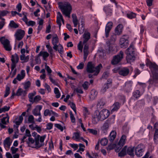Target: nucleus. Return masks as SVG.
I'll return each mask as SVG.
<instances>
[{
	"label": "nucleus",
	"instance_id": "nucleus-1",
	"mask_svg": "<svg viewBox=\"0 0 158 158\" xmlns=\"http://www.w3.org/2000/svg\"><path fill=\"white\" fill-rule=\"evenodd\" d=\"M110 114L108 110L103 109L100 112L96 111L92 116V122L94 124H96L99 120H103L106 119Z\"/></svg>",
	"mask_w": 158,
	"mask_h": 158
},
{
	"label": "nucleus",
	"instance_id": "nucleus-2",
	"mask_svg": "<svg viewBox=\"0 0 158 158\" xmlns=\"http://www.w3.org/2000/svg\"><path fill=\"white\" fill-rule=\"evenodd\" d=\"M95 66V64L92 62H89L87 65V72L89 73H94V75H97L99 73L100 70L102 67L101 64H100L96 67Z\"/></svg>",
	"mask_w": 158,
	"mask_h": 158
},
{
	"label": "nucleus",
	"instance_id": "nucleus-3",
	"mask_svg": "<svg viewBox=\"0 0 158 158\" xmlns=\"http://www.w3.org/2000/svg\"><path fill=\"white\" fill-rule=\"evenodd\" d=\"M134 148L131 147H128L127 148L126 146H125L122 149L121 151L118 153V156L123 157L125 155L127 154L130 156L131 157H133L134 156Z\"/></svg>",
	"mask_w": 158,
	"mask_h": 158
},
{
	"label": "nucleus",
	"instance_id": "nucleus-4",
	"mask_svg": "<svg viewBox=\"0 0 158 158\" xmlns=\"http://www.w3.org/2000/svg\"><path fill=\"white\" fill-rule=\"evenodd\" d=\"M59 5V7L61 10L63 14L71 12L72 7L69 2H65L63 4L62 3L60 2Z\"/></svg>",
	"mask_w": 158,
	"mask_h": 158
},
{
	"label": "nucleus",
	"instance_id": "nucleus-5",
	"mask_svg": "<svg viewBox=\"0 0 158 158\" xmlns=\"http://www.w3.org/2000/svg\"><path fill=\"white\" fill-rule=\"evenodd\" d=\"M146 64L149 67L153 75L158 74V66L155 63H152L147 59Z\"/></svg>",
	"mask_w": 158,
	"mask_h": 158
},
{
	"label": "nucleus",
	"instance_id": "nucleus-6",
	"mask_svg": "<svg viewBox=\"0 0 158 158\" xmlns=\"http://www.w3.org/2000/svg\"><path fill=\"white\" fill-rule=\"evenodd\" d=\"M123 52L122 51H120L119 53L116 55L113 56L111 61V63L113 65L118 64L120 62L123 58Z\"/></svg>",
	"mask_w": 158,
	"mask_h": 158
},
{
	"label": "nucleus",
	"instance_id": "nucleus-7",
	"mask_svg": "<svg viewBox=\"0 0 158 158\" xmlns=\"http://www.w3.org/2000/svg\"><path fill=\"white\" fill-rule=\"evenodd\" d=\"M45 136L40 137L39 135H37L35 137V147L39 148L44 145L43 142Z\"/></svg>",
	"mask_w": 158,
	"mask_h": 158
},
{
	"label": "nucleus",
	"instance_id": "nucleus-8",
	"mask_svg": "<svg viewBox=\"0 0 158 158\" xmlns=\"http://www.w3.org/2000/svg\"><path fill=\"white\" fill-rule=\"evenodd\" d=\"M144 147L143 145H138L135 149L136 155L139 157L142 156L143 154Z\"/></svg>",
	"mask_w": 158,
	"mask_h": 158
},
{
	"label": "nucleus",
	"instance_id": "nucleus-9",
	"mask_svg": "<svg viewBox=\"0 0 158 158\" xmlns=\"http://www.w3.org/2000/svg\"><path fill=\"white\" fill-rule=\"evenodd\" d=\"M25 31L21 29H18L16 32L15 36L16 40L19 41L21 40L25 35Z\"/></svg>",
	"mask_w": 158,
	"mask_h": 158
},
{
	"label": "nucleus",
	"instance_id": "nucleus-10",
	"mask_svg": "<svg viewBox=\"0 0 158 158\" xmlns=\"http://www.w3.org/2000/svg\"><path fill=\"white\" fill-rule=\"evenodd\" d=\"M1 42L3 44L4 48L8 51H10L11 49V47L10 44V41L7 39H1Z\"/></svg>",
	"mask_w": 158,
	"mask_h": 158
},
{
	"label": "nucleus",
	"instance_id": "nucleus-11",
	"mask_svg": "<svg viewBox=\"0 0 158 158\" xmlns=\"http://www.w3.org/2000/svg\"><path fill=\"white\" fill-rule=\"evenodd\" d=\"M119 44L121 48H127L129 44L127 37L125 38L124 36H123L120 40Z\"/></svg>",
	"mask_w": 158,
	"mask_h": 158
},
{
	"label": "nucleus",
	"instance_id": "nucleus-12",
	"mask_svg": "<svg viewBox=\"0 0 158 158\" xmlns=\"http://www.w3.org/2000/svg\"><path fill=\"white\" fill-rule=\"evenodd\" d=\"M113 23L112 22H109L107 24L105 27V35L107 38L109 35V34L112 29Z\"/></svg>",
	"mask_w": 158,
	"mask_h": 158
},
{
	"label": "nucleus",
	"instance_id": "nucleus-13",
	"mask_svg": "<svg viewBox=\"0 0 158 158\" xmlns=\"http://www.w3.org/2000/svg\"><path fill=\"white\" fill-rule=\"evenodd\" d=\"M130 72L129 69L127 67L121 68L118 72V74L123 76H127Z\"/></svg>",
	"mask_w": 158,
	"mask_h": 158
},
{
	"label": "nucleus",
	"instance_id": "nucleus-14",
	"mask_svg": "<svg viewBox=\"0 0 158 158\" xmlns=\"http://www.w3.org/2000/svg\"><path fill=\"white\" fill-rule=\"evenodd\" d=\"M127 55L126 59L127 63H130L133 61L135 60V54H131L130 53H125Z\"/></svg>",
	"mask_w": 158,
	"mask_h": 158
},
{
	"label": "nucleus",
	"instance_id": "nucleus-15",
	"mask_svg": "<svg viewBox=\"0 0 158 158\" xmlns=\"http://www.w3.org/2000/svg\"><path fill=\"white\" fill-rule=\"evenodd\" d=\"M55 36L53 37L52 40V44L53 45V48L55 50H57V44L59 42V39L56 35H55Z\"/></svg>",
	"mask_w": 158,
	"mask_h": 158
},
{
	"label": "nucleus",
	"instance_id": "nucleus-16",
	"mask_svg": "<svg viewBox=\"0 0 158 158\" xmlns=\"http://www.w3.org/2000/svg\"><path fill=\"white\" fill-rule=\"evenodd\" d=\"M103 10L107 15L111 16L112 13V10L108 6H104Z\"/></svg>",
	"mask_w": 158,
	"mask_h": 158
},
{
	"label": "nucleus",
	"instance_id": "nucleus-17",
	"mask_svg": "<svg viewBox=\"0 0 158 158\" xmlns=\"http://www.w3.org/2000/svg\"><path fill=\"white\" fill-rule=\"evenodd\" d=\"M110 125V123L108 120H106L103 124L101 127V130L104 133H106L108 130Z\"/></svg>",
	"mask_w": 158,
	"mask_h": 158
},
{
	"label": "nucleus",
	"instance_id": "nucleus-18",
	"mask_svg": "<svg viewBox=\"0 0 158 158\" xmlns=\"http://www.w3.org/2000/svg\"><path fill=\"white\" fill-rule=\"evenodd\" d=\"M98 94V92L95 89H92L90 91V94L89 96V98L90 100H94Z\"/></svg>",
	"mask_w": 158,
	"mask_h": 158
},
{
	"label": "nucleus",
	"instance_id": "nucleus-19",
	"mask_svg": "<svg viewBox=\"0 0 158 158\" xmlns=\"http://www.w3.org/2000/svg\"><path fill=\"white\" fill-rule=\"evenodd\" d=\"M158 79V74H156L153 75V77L151 79H150L148 81L149 84H153L154 83H156Z\"/></svg>",
	"mask_w": 158,
	"mask_h": 158
},
{
	"label": "nucleus",
	"instance_id": "nucleus-20",
	"mask_svg": "<svg viewBox=\"0 0 158 158\" xmlns=\"http://www.w3.org/2000/svg\"><path fill=\"white\" fill-rule=\"evenodd\" d=\"M84 40L83 42V44L86 43L90 38V34L89 32H85L83 35Z\"/></svg>",
	"mask_w": 158,
	"mask_h": 158
},
{
	"label": "nucleus",
	"instance_id": "nucleus-21",
	"mask_svg": "<svg viewBox=\"0 0 158 158\" xmlns=\"http://www.w3.org/2000/svg\"><path fill=\"white\" fill-rule=\"evenodd\" d=\"M57 15L58 16L57 17L56 23L59 25V27L60 29L61 25V22L62 21V19H63V16L61 13L59 12H57Z\"/></svg>",
	"mask_w": 158,
	"mask_h": 158
},
{
	"label": "nucleus",
	"instance_id": "nucleus-22",
	"mask_svg": "<svg viewBox=\"0 0 158 158\" xmlns=\"http://www.w3.org/2000/svg\"><path fill=\"white\" fill-rule=\"evenodd\" d=\"M123 26L122 24L118 25L115 29V34L118 35H120L122 33Z\"/></svg>",
	"mask_w": 158,
	"mask_h": 158
},
{
	"label": "nucleus",
	"instance_id": "nucleus-23",
	"mask_svg": "<svg viewBox=\"0 0 158 158\" xmlns=\"http://www.w3.org/2000/svg\"><path fill=\"white\" fill-rule=\"evenodd\" d=\"M25 76V71L23 70H22L21 71L20 74H18L16 78L18 81H20L21 80L24 78Z\"/></svg>",
	"mask_w": 158,
	"mask_h": 158
},
{
	"label": "nucleus",
	"instance_id": "nucleus-24",
	"mask_svg": "<svg viewBox=\"0 0 158 158\" xmlns=\"http://www.w3.org/2000/svg\"><path fill=\"white\" fill-rule=\"evenodd\" d=\"M52 114H53L56 116H58V114L56 113L53 111L52 110H50L48 109H46L44 112V115L45 116H46L48 115L50 116Z\"/></svg>",
	"mask_w": 158,
	"mask_h": 158
},
{
	"label": "nucleus",
	"instance_id": "nucleus-25",
	"mask_svg": "<svg viewBox=\"0 0 158 158\" xmlns=\"http://www.w3.org/2000/svg\"><path fill=\"white\" fill-rule=\"evenodd\" d=\"M27 94V92L25 90H23L21 88L19 89L17 91L16 94V95L19 96L21 95L25 96Z\"/></svg>",
	"mask_w": 158,
	"mask_h": 158
},
{
	"label": "nucleus",
	"instance_id": "nucleus-26",
	"mask_svg": "<svg viewBox=\"0 0 158 158\" xmlns=\"http://www.w3.org/2000/svg\"><path fill=\"white\" fill-rule=\"evenodd\" d=\"M120 104L118 102H115L113 105V108L112 109V112L117 110L120 108Z\"/></svg>",
	"mask_w": 158,
	"mask_h": 158
},
{
	"label": "nucleus",
	"instance_id": "nucleus-27",
	"mask_svg": "<svg viewBox=\"0 0 158 158\" xmlns=\"http://www.w3.org/2000/svg\"><path fill=\"white\" fill-rule=\"evenodd\" d=\"M127 52L131 54H135L133 44H131L129 47L125 51V53H127Z\"/></svg>",
	"mask_w": 158,
	"mask_h": 158
},
{
	"label": "nucleus",
	"instance_id": "nucleus-28",
	"mask_svg": "<svg viewBox=\"0 0 158 158\" xmlns=\"http://www.w3.org/2000/svg\"><path fill=\"white\" fill-rule=\"evenodd\" d=\"M116 135V133L115 131H112L109 135V140L112 142L114 140Z\"/></svg>",
	"mask_w": 158,
	"mask_h": 158
},
{
	"label": "nucleus",
	"instance_id": "nucleus-29",
	"mask_svg": "<svg viewBox=\"0 0 158 158\" xmlns=\"http://www.w3.org/2000/svg\"><path fill=\"white\" fill-rule=\"evenodd\" d=\"M29 59V56H25L24 54H23L21 55L20 56V60L23 61L22 63L26 62H27Z\"/></svg>",
	"mask_w": 158,
	"mask_h": 158
},
{
	"label": "nucleus",
	"instance_id": "nucleus-30",
	"mask_svg": "<svg viewBox=\"0 0 158 158\" xmlns=\"http://www.w3.org/2000/svg\"><path fill=\"white\" fill-rule=\"evenodd\" d=\"M72 18H73V22L74 24V27H77L78 23V20L77 18V17L76 14H73L72 15Z\"/></svg>",
	"mask_w": 158,
	"mask_h": 158
},
{
	"label": "nucleus",
	"instance_id": "nucleus-31",
	"mask_svg": "<svg viewBox=\"0 0 158 158\" xmlns=\"http://www.w3.org/2000/svg\"><path fill=\"white\" fill-rule=\"evenodd\" d=\"M19 60V57L18 55L17 54H15L11 56V60L12 62H15L17 63Z\"/></svg>",
	"mask_w": 158,
	"mask_h": 158
},
{
	"label": "nucleus",
	"instance_id": "nucleus-32",
	"mask_svg": "<svg viewBox=\"0 0 158 158\" xmlns=\"http://www.w3.org/2000/svg\"><path fill=\"white\" fill-rule=\"evenodd\" d=\"M49 56V54L46 52L41 51L38 54V56H42L44 60H45Z\"/></svg>",
	"mask_w": 158,
	"mask_h": 158
},
{
	"label": "nucleus",
	"instance_id": "nucleus-33",
	"mask_svg": "<svg viewBox=\"0 0 158 158\" xmlns=\"http://www.w3.org/2000/svg\"><path fill=\"white\" fill-rule=\"evenodd\" d=\"M136 15L135 13L131 12L127 14V16L129 19H132L136 18Z\"/></svg>",
	"mask_w": 158,
	"mask_h": 158
},
{
	"label": "nucleus",
	"instance_id": "nucleus-34",
	"mask_svg": "<svg viewBox=\"0 0 158 158\" xmlns=\"http://www.w3.org/2000/svg\"><path fill=\"white\" fill-rule=\"evenodd\" d=\"M80 138V133L78 132H74L73 134L72 138L76 141H78Z\"/></svg>",
	"mask_w": 158,
	"mask_h": 158
},
{
	"label": "nucleus",
	"instance_id": "nucleus-35",
	"mask_svg": "<svg viewBox=\"0 0 158 158\" xmlns=\"http://www.w3.org/2000/svg\"><path fill=\"white\" fill-rule=\"evenodd\" d=\"M126 137V135H123L121 137L120 140L118 143L119 144H121L122 145H123L125 143V140Z\"/></svg>",
	"mask_w": 158,
	"mask_h": 158
},
{
	"label": "nucleus",
	"instance_id": "nucleus-36",
	"mask_svg": "<svg viewBox=\"0 0 158 158\" xmlns=\"http://www.w3.org/2000/svg\"><path fill=\"white\" fill-rule=\"evenodd\" d=\"M9 26L12 28H16L19 27V25L16 23L15 22L12 20L11 21L9 24Z\"/></svg>",
	"mask_w": 158,
	"mask_h": 158
},
{
	"label": "nucleus",
	"instance_id": "nucleus-37",
	"mask_svg": "<svg viewBox=\"0 0 158 158\" xmlns=\"http://www.w3.org/2000/svg\"><path fill=\"white\" fill-rule=\"evenodd\" d=\"M6 117H3L1 119V123L5 125L6 124V121H5L6 119H7V122L8 123H9V116L7 113L6 114Z\"/></svg>",
	"mask_w": 158,
	"mask_h": 158
},
{
	"label": "nucleus",
	"instance_id": "nucleus-38",
	"mask_svg": "<svg viewBox=\"0 0 158 158\" xmlns=\"http://www.w3.org/2000/svg\"><path fill=\"white\" fill-rule=\"evenodd\" d=\"M141 95L140 92L139 90H137L133 92V96L135 98L137 99Z\"/></svg>",
	"mask_w": 158,
	"mask_h": 158
},
{
	"label": "nucleus",
	"instance_id": "nucleus-39",
	"mask_svg": "<svg viewBox=\"0 0 158 158\" xmlns=\"http://www.w3.org/2000/svg\"><path fill=\"white\" fill-rule=\"evenodd\" d=\"M10 139V138L9 137H7L5 139L4 142V146L6 145L9 148L10 147L11 144Z\"/></svg>",
	"mask_w": 158,
	"mask_h": 158
},
{
	"label": "nucleus",
	"instance_id": "nucleus-40",
	"mask_svg": "<svg viewBox=\"0 0 158 158\" xmlns=\"http://www.w3.org/2000/svg\"><path fill=\"white\" fill-rule=\"evenodd\" d=\"M41 99V97L40 95L36 96L34 98L31 102L32 103H37L39 102Z\"/></svg>",
	"mask_w": 158,
	"mask_h": 158
},
{
	"label": "nucleus",
	"instance_id": "nucleus-41",
	"mask_svg": "<svg viewBox=\"0 0 158 158\" xmlns=\"http://www.w3.org/2000/svg\"><path fill=\"white\" fill-rule=\"evenodd\" d=\"M105 102L103 100L101 99L97 103V106L99 108H102L105 104Z\"/></svg>",
	"mask_w": 158,
	"mask_h": 158
},
{
	"label": "nucleus",
	"instance_id": "nucleus-42",
	"mask_svg": "<svg viewBox=\"0 0 158 158\" xmlns=\"http://www.w3.org/2000/svg\"><path fill=\"white\" fill-rule=\"evenodd\" d=\"M81 25H79V31L80 34H82L83 33L84 30V24L83 22H81Z\"/></svg>",
	"mask_w": 158,
	"mask_h": 158
},
{
	"label": "nucleus",
	"instance_id": "nucleus-43",
	"mask_svg": "<svg viewBox=\"0 0 158 158\" xmlns=\"http://www.w3.org/2000/svg\"><path fill=\"white\" fill-rule=\"evenodd\" d=\"M68 105L70 106L71 107L73 110L75 114H76V107L75 104L73 102H71L70 101L68 102Z\"/></svg>",
	"mask_w": 158,
	"mask_h": 158
},
{
	"label": "nucleus",
	"instance_id": "nucleus-44",
	"mask_svg": "<svg viewBox=\"0 0 158 158\" xmlns=\"http://www.w3.org/2000/svg\"><path fill=\"white\" fill-rule=\"evenodd\" d=\"M64 49L62 45L60 44H59L57 45V50H55L56 51H58L60 53H61L63 51Z\"/></svg>",
	"mask_w": 158,
	"mask_h": 158
},
{
	"label": "nucleus",
	"instance_id": "nucleus-45",
	"mask_svg": "<svg viewBox=\"0 0 158 158\" xmlns=\"http://www.w3.org/2000/svg\"><path fill=\"white\" fill-rule=\"evenodd\" d=\"M89 85L90 84L88 82L85 81L82 84V86L85 90H87Z\"/></svg>",
	"mask_w": 158,
	"mask_h": 158
},
{
	"label": "nucleus",
	"instance_id": "nucleus-46",
	"mask_svg": "<svg viewBox=\"0 0 158 158\" xmlns=\"http://www.w3.org/2000/svg\"><path fill=\"white\" fill-rule=\"evenodd\" d=\"M123 146V145H122L121 144L118 143V144L117 145H116V147L115 148V152H119Z\"/></svg>",
	"mask_w": 158,
	"mask_h": 158
},
{
	"label": "nucleus",
	"instance_id": "nucleus-47",
	"mask_svg": "<svg viewBox=\"0 0 158 158\" xmlns=\"http://www.w3.org/2000/svg\"><path fill=\"white\" fill-rule=\"evenodd\" d=\"M132 86V84L130 82H127L125 83V89L128 90H130Z\"/></svg>",
	"mask_w": 158,
	"mask_h": 158
},
{
	"label": "nucleus",
	"instance_id": "nucleus-48",
	"mask_svg": "<svg viewBox=\"0 0 158 158\" xmlns=\"http://www.w3.org/2000/svg\"><path fill=\"white\" fill-rule=\"evenodd\" d=\"M34 118L32 115H30L28 118V123H34Z\"/></svg>",
	"mask_w": 158,
	"mask_h": 158
},
{
	"label": "nucleus",
	"instance_id": "nucleus-49",
	"mask_svg": "<svg viewBox=\"0 0 158 158\" xmlns=\"http://www.w3.org/2000/svg\"><path fill=\"white\" fill-rule=\"evenodd\" d=\"M108 140L106 138L102 139L100 141V143L102 145L105 146L108 143Z\"/></svg>",
	"mask_w": 158,
	"mask_h": 158
},
{
	"label": "nucleus",
	"instance_id": "nucleus-50",
	"mask_svg": "<svg viewBox=\"0 0 158 158\" xmlns=\"http://www.w3.org/2000/svg\"><path fill=\"white\" fill-rule=\"evenodd\" d=\"M84 52V61H85L86 60L88 55L89 54V50H83Z\"/></svg>",
	"mask_w": 158,
	"mask_h": 158
},
{
	"label": "nucleus",
	"instance_id": "nucleus-51",
	"mask_svg": "<svg viewBox=\"0 0 158 158\" xmlns=\"http://www.w3.org/2000/svg\"><path fill=\"white\" fill-rule=\"evenodd\" d=\"M36 93L35 92L34 93H30L28 94V98H29V101L31 102L33 101V100L34 99L33 97L35 94Z\"/></svg>",
	"mask_w": 158,
	"mask_h": 158
},
{
	"label": "nucleus",
	"instance_id": "nucleus-52",
	"mask_svg": "<svg viewBox=\"0 0 158 158\" xmlns=\"http://www.w3.org/2000/svg\"><path fill=\"white\" fill-rule=\"evenodd\" d=\"M116 147V145L114 144H111L109 145L106 148L107 150H110L115 149Z\"/></svg>",
	"mask_w": 158,
	"mask_h": 158
},
{
	"label": "nucleus",
	"instance_id": "nucleus-53",
	"mask_svg": "<svg viewBox=\"0 0 158 158\" xmlns=\"http://www.w3.org/2000/svg\"><path fill=\"white\" fill-rule=\"evenodd\" d=\"M10 88L8 86H7L6 87L5 90V94L4 95V97H7L9 94L10 93Z\"/></svg>",
	"mask_w": 158,
	"mask_h": 158
},
{
	"label": "nucleus",
	"instance_id": "nucleus-54",
	"mask_svg": "<svg viewBox=\"0 0 158 158\" xmlns=\"http://www.w3.org/2000/svg\"><path fill=\"white\" fill-rule=\"evenodd\" d=\"M46 65H45V69L46 70L48 74L49 75H50V74L52 72V70L47 65V64L46 63H45Z\"/></svg>",
	"mask_w": 158,
	"mask_h": 158
},
{
	"label": "nucleus",
	"instance_id": "nucleus-55",
	"mask_svg": "<svg viewBox=\"0 0 158 158\" xmlns=\"http://www.w3.org/2000/svg\"><path fill=\"white\" fill-rule=\"evenodd\" d=\"M23 119V118L22 116H20L19 118V121H17L15 122L16 125H19L22 122Z\"/></svg>",
	"mask_w": 158,
	"mask_h": 158
},
{
	"label": "nucleus",
	"instance_id": "nucleus-56",
	"mask_svg": "<svg viewBox=\"0 0 158 158\" xmlns=\"http://www.w3.org/2000/svg\"><path fill=\"white\" fill-rule=\"evenodd\" d=\"M70 114L71 122L73 123H74L75 122V119L71 111H70Z\"/></svg>",
	"mask_w": 158,
	"mask_h": 158
},
{
	"label": "nucleus",
	"instance_id": "nucleus-57",
	"mask_svg": "<svg viewBox=\"0 0 158 158\" xmlns=\"http://www.w3.org/2000/svg\"><path fill=\"white\" fill-rule=\"evenodd\" d=\"M27 13L26 12L23 13V15L24 16L22 18V20L26 23H27V22L28 21V19L27 17Z\"/></svg>",
	"mask_w": 158,
	"mask_h": 158
},
{
	"label": "nucleus",
	"instance_id": "nucleus-58",
	"mask_svg": "<svg viewBox=\"0 0 158 158\" xmlns=\"http://www.w3.org/2000/svg\"><path fill=\"white\" fill-rule=\"evenodd\" d=\"M110 86V85L106 84H105L102 87V91L103 92H105L106 90L109 88Z\"/></svg>",
	"mask_w": 158,
	"mask_h": 158
},
{
	"label": "nucleus",
	"instance_id": "nucleus-59",
	"mask_svg": "<svg viewBox=\"0 0 158 158\" xmlns=\"http://www.w3.org/2000/svg\"><path fill=\"white\" fill-rule=\"evenodd\" d=\"M84 115L85 117H86L87 115L89 114V112L87 108L86 107H84Z\"/></svg>",
	"mask_w": 158,
	"mask_h": 158
},
{
	"label": "nucleus",
	"instance_id": "nucleus-60",
	"mask_svg": "<svg viewBox=\"0 0 158 158\" xmlns=\"http://www.w3.org/2000/svg\"><path fill=\"white\" fill-rule=\"evenodd\" d=\"M28 26H33L35 25V22L34 21H30L29 22H27V23H26Z\"/></svg>",
	"mask_w": 158,
	"mask_h": 158
},
{
	"label": "nucleus",
	"instance_id": "nucleus-61",
	"mask_svg": "<svg viewBox=\"0 0 158 158\" xmlns=\"http://www.w3.org/2000/svg\"><path fill=\"white\" fill-rule=\"evenodd\" d=\"M10 150H11L12 153L14 154L16 153V152L18 151V148H16L15 147H11Z\"/></svg>",
	"mask_w": 158,
	"mask_h": 158
},
{
	"label": "nucleus",
	"instance_id": "nucleus-62",
	"mask_svg": "<svg viewBox=\"0 0 158 158\" xmlns=\"http://www.w3.org/2000/svg\"><path fill=\"white\" fill-rule=\"evenodd\" d=\"M88 130L90 133H92L94 135H96L97 134V131L93 129H88Z\"/></svg>",
	"mask_w": 158,
	"mask_h": 158
},
{
	"label": "nucleus",
	"instance_id": "nucleus-63",
	"mask_svg": "<svg viewBox=\"0 0 158 158\" xmlns=\"http://www.w3.org/2000/svg\"><path fill=\"white\" fill-rule=\"evenodd\" d=\"M55 126L60 129L61 131H63V127L59 124H55Z\"/></svg>",
	"mask_w": 158,
	"mask_h": 158
},
{
	"label": "nucleus",
	"instance_id": "nucleus-64",
	"mask_svg": "<svg viewBox=\"0 0 158 158\" xmlns=\"http://www.w3.org/2000/svg\"><path fill=\"white\" fill-rule=\"evenodd\" d=\"M84 64L83 62L80 63L79 65L77 66V68L78 69H83L84 67Z\"/></svg>",
	"mask_w": 158,
	"mask_h": 158
}]
</instances>
